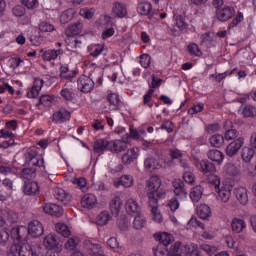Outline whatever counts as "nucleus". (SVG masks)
<instances>
[{
    "instance_id": "f257e3e1",
    "label": "nucleus",
    "mask_w": 256,
    "mask_h": 256,
    "mask_svg": "<svg viewBox=\"0 0 256 256\" xmlns=\"http://www.w3.org/2000/svg\"><path fill=\"white\" fill-rule=\"evenodd\" d=\"M154 239L159 241L156 248H153L155 256H181V252L179 250V247H181V242H176L171 246L170 250L167 249V247H169V245L175 241L171 234L167 232L157 233L154 234Z\"/></svg>"
},
{
    "instance_id": "f03ea898",
    "label": "nucleus",
    "mask_w": 256,
    "mask_h": 256,
    "mask_svg": "<svg viewBox=\"0 0 256 256\" xmlns=\"http://www.w3.org/2000/svg\"><path fill=\"white\" fill-rule=\"evenodd\" d=\"M161 187V179L158 178V176H152L148 181L146 185V189L148 191V199L151 201V195H154V199L156 201H159V199H163L165 197V192L159 191V188Z\"/></svg>"
},
{
    "instance_id": "7ed1b4c3",
    "label": "nucleus",
    "mask_w": 256,
    "mask_h": 256,
    "mask_svg": "<svg viewBox=\"0 0 256 256\" xmlns=\"http://www.w3.org/2000/svg\"><path fill=\"white\" fill-rule=\"evenodd\" d=\"M44 246L47 249H55V251H57V253L61 252V240L59 239V236H57L56 234H48L45 238H44Z\"/></svg>"
},
{
    "instance_id": "20e7f679",
    "label": "nucleus",
    "mask_w": 256,
    "mask_h": 256,
    "mask_svg": "<svg viewBox=\"0 0 256 256\" xmlns=\"http://www.w3.org/2000/svg\"><path fill=\"white\" fill-rule=\"evenodd\" d=\"M78 89L82 91V93H91L93 91V87H95V82L90 77L83 75L77 81Z\"/></svg>"
},
{
    "instance_id": "39448f33",
    "label": "nucleus",
    "mask_w": 256,
    "mask_h": 256,
    "mask_svg": "<svg viewBox=\"0 0 256 256\" xmlns=\"http://www.w3.org/2000/svg\"><path fill=\"white\" fill-rule=\"evenodd\" d=\"M12 239H16L20 243H25L29 239V228L25 226L12 228Z\"/></svg>"
},
{
    "instance_id": "423d86ee",
    "label": "nucleus",
    "mask_w": 256,
    "mask_h": 256,
    "mask_svg": "<svg viewBox=\"0 0 256 256\" xmlns=\"http://www.w3.org/2000/svg\"><path fill=\"white\" fill-rule=\"evenodd\" d=\"M28 231L29 235H31L33 238H37L41 237V235L45 233V228L43 227V224L38 220H32L28 224Z\"/></svg>"
},
{
    "instance_id": "0eeeda50",
    "label": "nucleus",
    "mask_w": 256,
    "mask_h": 256,
    "mask_svg": "<svg viewBox=\"0 0 256 256\" xmlns=\"http://www.w3.org/2000/svg\"><path fill=\"white\" fill-rule=\"evenodd\" d=\"M137 11L140 13V15H146L150 20L155 19V15H157V13L153 12L151 2L147 1L140 2L138 4Z\"/></svg>"
},
{
    "instance_id": "6e6552de",
    "label": "nucleus",
    "mask_w": 256,
    "mask_h": 256,
    "mask_svg": "<svg viewBox=\"0 0 256 256\" xmlns=\"http://www.w3.org/2000/svg\"><path fill=\"white\" fill-rule=\"evenodd\" d=\"M161 83H163V80L161 78H157V76L152 75V82L150 84V89L148 92L144 95V105H147L149 101H151V97H153V93H155L154 89H158V87H161Z\"/></svg>"
},
{
    "instance_id": "1a4fd4ad",
    "label": "nucleus",
    "mask_w": 256,
    "mask_h": 256,
    "mask_svg": "<svg viewBox=\"0 0 256 256\" xmlns=\"http://www.w3.org/2000/svg\"><path fill=\"white\" fill-rule=\"evenodd\" d=\"M243 143H245V139L243 137H239L238 139L234 140L231 142L227 147H226V154L228 157H233L239 153V150L241 147H243Z\"/></svg>"
},
{
    "instance_id": "9d476101",
    "label": "nucleus",
    "mask_w": 256,
    "mask_h": 256,
    "mask_svg": "<svg viewBox=\"0 0 256 256\" xmlns=\"http://www.w3.org/2000/svg\"><path fill=\"white\" fill-rule=\"evenodd\" d=\"M233 15H235V8L229 6L218 8L216 11V17L218 21H229Z\"/></svg>"
},
{
    "instance_id": "9b49d317",
    "label": "nucleus",
    "mask_w": 256,
    "mask_h": 256,
    "mask_svg": "<svg viewBox=\"0 0 256 256\" xmlns=\"http://www.w3.org/2000/svg\"><path fill=\"white\" fill-rule=\"evenodd\" d=\"M154 197L155 196L153 194H150L149 207H151L154 221H156V223H161V221H163V216L158 211L159 210V202H158L159 200L155 199Z\"/></svg>"
},
{
    "instance_id": "f8f14e48",
    "label": "nucleus",
    "mask_w": 256,
    "mask_h": 256,
    "mask_svg": "<svg viewBox=\"0 0 256 256\" xmlns=\"http://www.w3.org/2000/svg\"><path fill=\"white\" fill-rule=\"evenodd\" d=\"M234 195L239 201L240 205H247L249 203V195L247 194V188L237 187L234 189Z\"/></svg>"
},
{
    "instance_id": "ddd939ff",
    "label": "nucleus",
    "mask_w": 256,
    "mask_h": 256,
    "mask_svg": "<svg viewBox=\"0 0 256 256\" xmlns=\"http://www.w3.org/2000/svg\"><path fill=\"white\" fill-rule=\"evenodd\" d=\"M43 211L49 215H52V217H61L63 215V208L53 203L45 204Z\"/></svg>"
},
{
    "instance_id": "4468645a",
    "label": "nucleus",
    "mask_w": 256,
    "mask_h": 256,
    "mask_svg": "<svg viewBox=\"0 0 256 256\" xmlns=\"http://www.w3.org/2000/svg\"><path fill=\"white\" fill-rule=\"evenodd\" d=\"M126 211L128 215L134 217L135 215L141 214V207L134 199H128L126 202Z\"/></svg>"
},
{
    "instance_id": "2eb2a0df",
    "label": "nucleus",
    "mask_w": 256,
    "mask_h": 256,
    "mask_svg": "<svg viewBox=\"0 0 256 256\" xmlns=\"http://www.w3.org/2000/svg\"><path fill=\"white\" fill-rule=\"evenodd\" d=\"M71 119V112L61 108L58 112L53 114V121L56 123H65Z\"/></svg>"
},
{
    "instance_id": "dca6fc26",
    "label": "nucleus",
    "mask_w": 256,
    "mask_h": 256,
    "mask_svg": "<svg viewBox=\"0 0 256 256\" xmlns=\"http://www.w3.org/2000/svg\"><path fill=\"white\" fill-rule=\"evenodd\" d=\"M111 142L105 139H98L94 142V153H103V151L108 150L110 151Z\"/></svg>"
},
{
    "instance_id": "f3484780",
    "label": "nucleus",
    "mask_w": 256,
    "mask_h": 256,
    "mask_svg": "<svg viewBox=\"0 0 256 256\" xmlns=\"http://www.w3.org/2000/svg\"><path fill=\"white\" fill-rule=\"evenodd\" d=\"M81 205L84 209H93L97 205V197L94 194H86L82 198Z\"/></svg>"
},
{
    "instance_id": "a211bd4d",
    "label": "nucleus",
    "mask_w": 256,
    "mask_h": 256,
    "mask_svg": "<svg viewBox=\"0 0 256 256\" xmlns=\"http://www.w3.org/2000/svg\"><path fill=\"white\" fill-rule=\"evenodd\" d=\"M44 83L45 82L43 80H35L34 85L27 93V97L30 99H37V97H39V91L43 88Z\"/></svg>"
},
{
    "instance_id": "6ab92c4d",
    "label": "nucleus",
    "mask_w": 256,
    "mask_h": 256,
    "mask_svg": "<svg viewBox=\"0 0 256 256\" xmlns=\"http://www.w3.org/2000/svg\"><path fill=\"white\" fill-rule=\"evenodd\" d=\"M55 197L58 201H61L64 205H69V203L72 201L73 197L71 194L66 193L65 190L62 188L56 189Z\"/></svg>"
},
{
    "instance_id": "aec40b11",
    "label": "nucleus",
    "mask_w": 256,
    "mask_h": 256,
    "mask_svg": "<svg viewBox=\"0 0 256 256\" xmlns=\"http://www.w3.org/2000/svg\"><path fill=\"white\" fill-rule=\"evenodd\" d=\"M137 157H139V149L132 148L129 149L127 153L123 154L122 162L129 165L130 163H133V160L137 159Z\"/></svg>"
},
{
    "instance_id": "412c9836",
    "label": "nucleus",
    "mask_w": 256,
    "mask_h": 256,
    "mask_svg": "<svg viewBox=\"0 0 256 256\" xmlns=\"http://www.w3.org/2000/svg\"><path fill=\"white\" fill-rule=\"evenodd\" d=\"M81 31H83V24H81V22H77L72 25H69L66 28L65 33L67 37H75V35H79Z\"/></svg>"
},
{
    "instance_id": "4be33fe9",
    "label": "nucleus",
    "mask_w": 256,
    "mask_h": 256,
    "mask_svg": "<svg viewBox=\"0 0 256 256\" xmlns=\"http://www.w3.org/2000/svg\"><path fill=\"white\" fill-rule=\"evenodd\" d=\"M127 149V142L122 140L110 141V151L112 153H121Z\"/></svg>"
},
{
    "instance_id": "5701e85b",
    "label": "nucleus",
    "mask_w": 256,
    "mask_h": 256,
    "mask_svg": "<svg viewBox=\"0 0 256 256\" xmlns=\"http://www.w3.org/2000/svg\"><path fill=\"white\" fill-rule=\"evenodd\" d=\"M23 191L25 195H37V193H39V184L35 181L25 182Z\"/></svg>"
},
{
    "instance_id": "b1692460",
    "label": "nucleus",
    "mask_w": 256,
    "mask_h": 256,
    "mask_svg": "<svg viewBox=\"0 0 256 256\" xmlns=\"http://www.w3.org/2000/svg\"><path fill=\"white\" fill-rule=\"evenodd\" d=\"M123 206V202L121 201V198L115 197L110 202V210L112 215L114 217H117L119 215V211H121V207Z\"/></svg>"
},
{
    "instance_id": "393cba45",
    "label": "nucleus",
    "mask_w": 256,
    "mask_h": 256,
    "mask_svg": "<svg viewBox=\"0 0 256 256\" xmlns=\"http://www.w3.org/2000/svg\"><path fill=\"white\" fill-rule=\"evenodd\" d=\"M197 215L200 219L208 221L209 217H211V208L206 204H202L197 208Z\"/></svg>"
},
{
    "instance_id": "a878e982",
    "label": "nucleus",
    "mask_w": 256,
    "mask_h": 256,
    "mask_svg": "<svg viewBox=\"0 0 256 256\" xmlns=\"http://www.w3.org/2000/svg\"><path fill=\"white\" fill-rule=\"evenodd\" d=\"M203 197V188L201 185L195 186L190 192V198L194 203H199Z\"/></svg>"
},
{
    "instance_id": "bb28decb",
    "label": "nucleus",
    "mask_w": 256,
    "mask_h": 256,
    "mask_svg": "<svg viewBox=\"0 0 256 256\" xmlns=\"http://www.w3.org/2000/svg\"><path fill=\"white\" fill-rule=\"evenodd\" d=\"M21 256H39V254L37 253V248H35V246L26 243L22 245Z\"/></svg>"
},
{
    "instance_id": "cd10ccee",
    "label": "nucleus",
    "mask_w": 256,
    "mask_h": 256,
    "mask_svg": "<svg viewBox=\"0 0 256 256\" xmlns=\"http://www.w3.org/2000/svg\"><path fill=\"white\" fill-rule=\"evenodd\" d=\"M111 220V215H109V211H102L98 216H96V224L103 227V225H107Z\"/></svg>"
},
{
    "instance_id": "c85d7f7f",
    "label": "nucleus",
    "mask_w": 256,
    "mask_h": 256,
    "mask_svg": "<svg viewBox=\"0 0 256 256\" xmlns=\"http://www.w3.org/2000/svg\"><path fill=\"white\" fill-rule=\"evenodd\" d=\"M209 141L212 147L219 148L223 147V144L225 143V137H223V135L221 134H215L210 137Z\"/></svg>"
},
{
    "instance_id": "c756f323",
    "label": "nucleus",
    "mask_w": 256,
    "mask_h": 256,
    "mask_svg": "<svg viewBox=\"0 0 256 256\" xmlns=\"http://www.w3.org/2000/svg\"><path fill=\"white\" fill-rule=\"evenodd\" d=\"M201 169H202L204 175H206V177L209 175H213V173H215V165H213V163H211L209 161H202Z\"/></svg>"
},
{
    "instance_id": "7c9ffc66",
    "label": "nucleus",
    "mask_w": 256,
    "mask_h": 256,
    "mask_svg": "<svg viewBox=\"0 0 256 256\" xmlns=\"http://www.w3.org/2000/svg\"><path fill=\"white\" fill-rule=\"evenodd\" d=\"M62 53H63V50H61V49H59V50H47L43 54V59H45V61H53L57 57H59V55H62Z\"/></svg>"
},
{
    "instance_id": "2f4dec72",
    "label": "nucleus",
    "mask_w": 256,
    "mask_h": 256,
    "mask_svg": "<svg viewBox=\"0 0 256 256\" xmlns=\"http://www.w3.org/2000/svg\"><path fill=\"white\" fill-rule=\"evenodd\" d=\"M232 231L234 233H241L243 229H245V221L239 219V218H234L231 223Z\"/></svg>"
},
{
    "instance_id": "473e14b6",
    "label": "nucleus",
    "mask_w": 256,
    "mask_h": 256,
    "mask_svg": "<svg viewBox=\"0 0 256 256\" xmlns=\"http://www.w3.org/2000/svg\"><path fill=\"white\" fill-rule=\"evenodd\" d=\"M113 13L117 17L123 18L125 15H127V8H125V5L116 2L113 7Z\"/></svg>"
},
{
    "instance_id": "72a5a7b5",
    "label": "nucleus",
    "mask_w": 256,
    "mask_h": 256,
    "mask_svg": "<svg viewBox=\"0 0 256 256\" xmlns=\"http://www.w3.org/2000/svg\"><path fill=\"white\" fill-rule=\"evenodd\" d=\"M218 192V197L222 203H229V199H231V190L226 188H221L216 190Z\"/></svg>"
},
{
    "instance_id": "f704fd0d",
    "label": "nucleus",
    "mask_w": 256,
    "mask_h": 256,
    "mask_svg": "<svg viewBox=\"0 0 256 256\" xmlns=\"http://www.w3.org/2000/svg\"><path fill=\"white\" fill-rule=\"evenodd\" d=\"M208 158L211 161H215L216 163H221L224 159V156L221 151L213 149L208 152Z\"/></svg>"
},
{
    "instance_id": "c9c22d12",
    "label": "nucleus",
    "mask_w": 256,
    "mask_h": 256,
    "mask_svg": "<svg viewBox=\"0 0 256 256\" xmlns=\"http://www.w3.org/2000/svg\"><path fill=\"white\" fill-rule=\"evenodd\" d=\"M146 223H147V220H145V217H143L141 214H136L134 216V221H133L134 229H137V230L143 229Z\"/></svg>"
},
{
    "instance_id": "e433bc0d",
    "label": "nucleus",
    "mask_w": 256,
    "mask_h": 256,
    "mask_svg": "<svg viewBox=\"0 0 256 256\" xmlns=\"http://www.w3.org/2000/svg\"><path fill=\"white\" fill-rule=\"evenodd\" d=\"M254 155H255V150L253 148L244 147L242 149V159L243 161H245V163H250Z\"/></svg>"
},
{
    "instance_id": "4c0bfd02",
    "label": "nucleus",
    "mask_w": 256,
    "mask_h": 256,
    "mask_svg": "<svg viewBox=\"0 0 256 256\" xmlns=\"http://www.w3.org/2000/svg\"><path fill=\"white\" fill-rule=\"evenodd\" d=\"M20 177H22V179L31 180L37 177V173H36V170L33 168H24L20 173Z\"/></svg>"
},
{
    "instance_id": "58836bf2",
    "label": "nucleus",
    "mask_w": 256,
    "mask_h": 256,
    "mask_svg": "<svg viewBox=\"0 0 256 256\" xmlns=\"http://www.w3.org/2000/svg\"><path fill=\"white\" fill-rule=\"evenodd\" d=\"M56 231L57 233H59V235H62V237H69L71 235V230H69V226L63 223L56 224Z\"/></svg>"
},
{
    "instance_id": "ea45409f",
    "label": "nucleus",
    "mask_w": 256,
    "mask_h": 256,
    "mask_svg": "<svg viewBox=\"0 0 256 256\" xmlns=\"http://www.w3.org/2000/svg\"><path fill=\"white\" fill-rule=\"evenodd\" d=\"M144 165L148 171H155V169H159V161L155 158L146 159Z\"/></svg>"
},
{
    "instance_id": "a19ab883",
    "label": "nucleus",
    "mask_w": 256,
    "mask_h": 256,
    "mask_svg": "<svg viewBox=\"0 0 256 256\" xmlns=\"http://www.w3.org/2000/svg\"><path fill=\"white\" fill-rule=\"evenodd\" d=\"M23 245L13 244L7 251V256H21Z\"/></svg>"
},
{
    "instance_id": "79ce46f5",
    "label": "nucleus",
    "mask_w": 256,
    "mask_h": 256,
    "mask_svg": "<svg viewBox=\"0 0 256 256\" xmlns=\"http://www.w3.org/2000/svg\"><path fill=\"white\" fill-rule=\"evenodd\" d=\"M77 245H79V238H69L65 243V249H67V251H75Z\"/></svg>"
},
{
    "instance_id": "37998d69",
    "label": "nucleus",
    "mask_w": 256,
    "mask_h": 256,
    "mask_svg": "<svg viewBox=\"0 0 256 256\" xmlns=\"http://www.w3.org/2000/svg\"><path fill=\"white\" fill-rule=\"evenodd\" d=\"M207 177L208 183H210V185H213L217 191L219 189V185H221V179L215 174H210Z\"/></svg>"
},
{
    "instance_id": "c03bdc74",
    "label": "nucleus",
    "mask_w": 256,
    "mask_h": 256,
    "mask_svg": "<svg viewBox=\"0 0 256 256\" xmlns=\"http://www.w3.org/2000/svg\"><path fill=\"white\" fill-rule=\"evenodd\" d=\"M25 158L27 163H31L32 161V165H35V163H37V151L35 150H30L28 153L25 154Z\"/></svg>"
},
{
    "instance_id": "a18cd8bd",
    "label": "nucleus",
    "mask_w": 256,
    "mask_h": 256,
    "mask_svg": "<svg viewBox=\"0 0 256 256\" xmlns=\"http://www.w3.org/2000/svg\"><path fill=\"white\" fill-rule=\"evenodd\" d=\"M242 114L244 117H255L256 115V108L255 106H246L243 108Z\"/></svg>"
},
{
    "instance_id": "49530a36",
    "label": "nucleus",
    "mask_w": 256,
    "mask_h": 256,
    "mask_svg": "<svg viewBox=\"0 0 256 256\" xmlns=\"http://www.w3.org/2000/svg\"><path fill=\"white\" fill-rule=\"evenodd\" d=\"M39 30L43 33H51V31H55V26L47 22H42L39 25Z\"/></svg>"
},
{
    "instance_id": "de8ad7c7",
    "label": "nucleus",
    "mask_w": 256,
    "mask_h": 256,
    "mask_svg": "<svg viewBox=\"0 0 256 256\" xmlns=\"http://www.w3.org/2000/svg\"><path fill=\"white\" fill-rule=\"evenodd\" d=\"M119 183L123 187H131V185H133V177L129 175H124L120 178Z\"/></svg>"
},
{
    "instance_id": "09e8293b",
    "label": "nucleus",
    "mask_w": 256,
    "mask_h": 256,
    "mask_svg": "<svg viewBox=\"0 0 256 256\" xmlns=\"http://www.w3.org/2000/svg\"><path fill=\"white\" fill-rule=\"evenodd\" d=\"M237 137H239V131H237L236 129H228L225 133L226 141L237 139Z\"/></svg>"
},
{
    "instance_id": "8fccbe9b",
    "label": "nucleus",
    "mask_w": 256,
    "mask_h": 256,
    "mask_svg": "<svg viewBox=\"0 0 256 256\" xmlns=\"http://www.w3.org/2000/svg\"><path fill=\"white\" fill-rule=\"evenodd\" d=\"M73 19V11L71 10H66L62 13L60 16V21L61 23H69Z\"/></svg>"
},
{
    "instance_id": "3c124183",
    "label": "nucleus",
    "mask_w": 256,
    "mask_h": 256,
    "mask_svg": "<svg viewBox=\"0 0 256 256\" xmlns=\"http://www.w3.org/2000/svg\"><path fill=\"white\" fill-rule=\"evenodd\" d=\"M176 26L178 27V29H180V31H184V29H187L188 24H187V22H185L184 17L177 16L176 17Z\"/></svg>"
},
{
    "instance_id": "603ef678",
    "label": "nucleus",
    "mask_w": 256,
    "mask_h": 256,
    "mask_svg": "<svg viewBox=\"0 0 256 256\" xmlns=\"http://www.w3.org/2000/svg\"><path fill=\"white\" fill-rule=\"evenodd\" d=\"M140 65H142V67H144V69H147V67H149V65H151V56H149V54H143L140 57Z\"/></svg>"
},
{
    "instance_id": "864d4df0",
    "label": "nucleus",
    "mask_w": 256,
    "mask_h": 256,
    "mask_svg": "<svg viewBox=\"0 0 256 256\" xmlns=\"http://www.w3.org/2000/svg\"><path fill=\"white\" fill-rule=\"evenodd\" d=\"M188 51L190 55H196V57H199L202 55L201 50L199 49V46L197 44H190L188 46Z\"/></svg>"
},
{
    "instance_id": "5fc2aeb1",
    "label": "nucleus",
    "mask_w": 256,
    "mask_h": 256,
    "mask_svg": "<svg viewBox=\"0 0 256 256\" xmlns=\"http://www.w3.org/2000/svg\"><path fill=\"white\" fill-rule=\"evenodd\" d=\"M168 207L170 208L172 213H175V211L179 209V198L177 197L172 198L168 203Z\"/></svg>"
},
{
    "instance_id": "6e6d98bb",
    "label": "nucleus",
    "mask_w": 256,
    "mask_h": 256,
    "mask_svg": "<svg viewBox=\"0 0 256 256\" xmlns=\"http://www.w3.org/2000/svg\"><path fill=\"white\" fill-rule=\"evenodd\" d=\"M12 11L15 17H23V15H25V7L22 5H16Z\"/></svg>"
},
{
    "instance_id": "4d7b16f0",
    "label": "nucleus",
    "mask_w": 256,
    "mask_h": 256,
    "mask_svg": "<svg viewBox=\"0 0 256 256\" xmlns=\"http://www.w3.org/2000/svg\"><path fill=\"white\" fill-rule=\"evenodd\" d=\"M118 227L121 231H125L129 227V222L127 221V217L121 216L118 220Z\"/></svg>"
},
{
    "instance_id": "13d9d810",
    "label": "nucleus",
    "mask_w": 256,
    "mask_h": 256,
    "mask_svg": "<svg viewBox=\"0 0 256 256\" xmlns=\"http://www.w3.org/2000/svg\"><path fill=\"white\" fill-rule=\"evenodd\" d=\"M7 241H9V232L0 230V245H7Z\"/></svg>"
},
{
    "instance_id": "bf43d9fd",
    "label": "nucleus",
    "mask_w": 256,
    "mask_h": 256,
    "mask_svg": "<svg viewBox=\"0 0 256 256\" xmlns=\"http://www.w3.org/2000/svg\"><path fill=\"white\" fill-rule=\"evenodd\" d=\"M107 100L109 101V103L111 105H114V107H117V105H119V95L117 94H110L107 97Z\"/></svg>"
},
{
    "instance_id": "052dcab7",
    "label": "nucleus",
    "mask_w": 256,
    "mask_h": 256,
    "mask_svg": "<svg viewBox=\"0 0 256 256\" xmlns=\"http://www.w3.org/2000/svg\"><path fill=\"white\" fill-rule=\"evenodd\" d=\"M183 179L185 183H188L189 185H192V183H195V175L191 172H186L183 175Z\"/></svg>"
},
{
    "instance_id": "680f3d73",
    "label": "nucleus",
    "mask_w": 256,
    "mask_h": 256,
    "mask_svg": "<svg viewBox=\"0 0 256 256\" xmlns=\"http://www.w3.org/2000/svg\"><path fill=\"white\" fill-rule=\"evenodd\" d=\"M24 7L27 9H35L37 7V0H21Z\"/></svg>"
},
{
    "instance_id": "e2e57ef3",
    "label": "nucleus",
    "mask_w": 256,
    "mask_h": 256,
    "mask_svg": "<svg viewBox=\"0 0 256 256\" xmlns=\"http://www.w3.org/2000/svg\"><path fill=\"white\" fill-rule=\"evenodd\" d=\"M200 249H202V251H205V253H207L209 256H213V254L215 253V247L207 244L201 245Z\"/></svg>"
},
{
    "instance_id": "0e129e2a",
    "label": "nucleus",
    "mask_w": 256,
    "mask_h": 256,
    "mask_svg": "<svg viewBox=\"0 0 256 256\" xmlns=\"http://www.w3.org/2000/svg\"><path fill=\"white\" fill-rule=\"evenodd\" d=\"M174 194L176 199H181V197H187V191H185V188L174 189Z\"/></svg>"
},
{
    "instance_id": "69168bd1",
    "label": "nucleus",
    "mask_w": 256,
    "mask_h": 256,
    "mask_svg": "<svg viewBox=\"0 0 256 256\" xmlns=\"http://www.w3.org/2000/svg\"><path fill=\"white\" fill-rule=\"evenodd\" d=\"M61 95L63 98L66 99V101H72L73 100V93H71V90L64 88L61 91Z\"/></svg>"
},
{
    "instance_id": "338daca9",
    "label": "nucleus",
    "mask_w": 256,
    "mask_h": 256,
    "mask_svg": "<svg viewBox=\"0 0 256 256\" xmlns=\"http://www.w3.org/2000/svg\"><path fill=\"white\" fill-rule=\"evenodd\" d=\"M203 111V105L198 104L194 105L192 108L188 110L189 115H195L196 113H201Z\"/></svg>"
},
{
    "instance_id": "774afa93",
    "label": "nucleus",
    "mask_w": 256,
    "mask_h": 256,
    "mask_svg": "<svg viewBox=\"0 0 256 256\" xmlns=\"http://www.w3.org/2000/svg\"><path fill=\"white\" fill-rule=\"evenodd\" d=\"M80 14L82 15V17H84L85 19H93V15H95V10L90 9V10H82L80 12Z\"/></svg>"
}]
</instances>
